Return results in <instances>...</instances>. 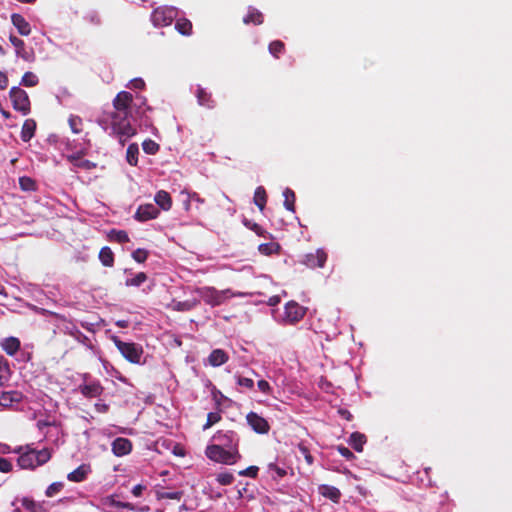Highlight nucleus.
<instances>
[{"label":"nucleus","mask_w":512,"mask_h":512,"mask_svg":"<svg viewBox=\"0 0 512 512\" xmlns=\"http://www.w3.org/2000/svg\"><path fill=\"white\" fill-rule=\"evenodd\" d=\"M366 441V436L360 432H353L349 438V444L357 452L363 451V445L366 443Z\"/></svg>","instance_id":"nucleus-28"},{"label":"nucleus","mask_w":512,"mask_h":512,"mask_svg":"<svg viewBox=\"0 0 512 512\" xmlns=\"http://www.w3.org/2000/svg\"><path fill=\"white\" fill-rule=\"evenodd\" d=\"M112 341L127 361L133 364L140 363L143 355V348L141 345L133 342H124L117 336H112Z\"/></svg>","instance_id":"nucleus-5"},{"label":"nucleus","mask_w":512,"mask_h":512,"mask_svg":"<svg viewBox=\"0 0 512 512\" xmlns=\"http://www.w3.org/2000/svg\"><path fill=\"white\" fill-rule=\"evenodd\" d=\"M205 455L209 460L224 465H233L241 459L239 451H229L212 444L206 447Z\"/></svg>","instance_id":"nucleus-2"},{"label":"nucleus","mask_w":512,"mask_h":512,"mask_svg":"<svg viewBox=\"0 0 512 512\" xmlns=\"http://www.w3.org/2000/svg\"><path fill=\"white\" fill-rule=\"evenodd\" d=\"M133 102V96L130 92L121 91L113 99V107L115 109L111 114L124 115L130 114L131 104Z\"/></svg>","instance_id":"nucleus-11"},{"label":"nucleus","mask_w":512,"mask_h":512,"mask_svg":"<svg viewBox=\"0 0 512 512\" xmlns=\"http://www.w3.org/2000/svg\"><path fill=\"white\" fill-rule=\"evenodd\" d=\"M66 333L72 336L79 343L85 345L86 347L92 346L89 337L82 333L75 325H71V327H66Z\"/></svg>","instance_id":"nucleus-25"},{"label":"nucleus","mask_w":512,"mask_h":512,"mask_svg":"<svg viewBox=\"0 0 512 512\" xmlns=\"http://www.w3.org/2000/svg\"><path fill=\"white\" fill-rule=\"evenodd\" d=\"M199 301L197 299H188L185 301L174 302L173 309L180 312L190 311L198 306Z\"/></svg>","instance_id":"nucleus-34"},{"label":"nucleus","mask_w":512,"mask_h":512,"mask_svg":"<svg viewBox=\"0 0 512 512\" xmlns=\"http://www.w3.org/2000/svg\"><path fill=\"white\" fill-rule=\"evenodd\" d=\"M257 386H258L259 390L263 393L268 394L271 391V386L266 380H259L257 382Z\"/></svg>","instance_id":"nucleus-59"},{"label":"nucleus","mask_w":512,"mask_h":512,"mask_svg":"<svg viewBox=\"0 0 512 512\" xmlns=\"http://www.w3.org/2000/svg\"><path fill=\"white\" fill-rule=\"evenodd\" d=\"M233 481H234V476L232 473L224 472V473H219L217 475V482L220 485H230Z\"/></svg>","instance_id":"nucleus-50"},{"label":"nucleus","mask_w":512,"mask_h":512,"mask_svg":"<svg viewBox=\"0 0 512 512\" xmlns=\"http://www.w3.org/2000/svg\"><path fill=\"white\" fill-rule=\"evenodd\" d=\"M156 204L163 210L168 211L172 206V198L170 194L164 190H160L155 195Z\"/></svg>","instance_id":"nucleus-26"},{"label":"nucleus","mask_w":512,"mask_h":512,"mask_svg":"<svg viewBox=\"0 0 512 512\" xmlns=\"http://www.w3.org/2000/svg\"><path fill=\"white\" fill-rule=\"evenodd\" d=\"M237 384L239 386L245 387L247 389H252L254 387V381L251 378L236 376Z\"/></svg>","instance_id":"nucleus-53"},{"label":"nucleus","mask_w":512,"mask_h":512,"mask_svg":"<svg viewBox=\"0 0 512 512\" xmlns=\"http://www.w3.org/2000/svg\"><path fill=\"white\" fill-rule=\"evenodd\" d=\"M327 257V253L323 249H317L314 253L306 254L302 263L311 269L323 268Z\"/></svg>","instance_id":"nucleus-13"},{"label":"nucleus","mask_w":512,"mask_h":512,"mask_svg":"<svg viewBox=\"0 0 512 512\" xmlns=\"http://www.w3.org/2000/svg\"><path fill=\"white\" fill-rule=\"evenodd\" d=\"M88 378H89V374H85L84 375V383H82L78 386L79 392L85 398H88V399L100 397L104 392V387L101 385L100 381H98V380L87 381Z\"/></svg>","instance_id":"nucleus-10"},{"label":"nucleus","mask_w":512,"mask_h":512,"mask_svg":"<svg viewBox=\"0 0 512 512\" xmlns=\"http://www.w3.org/2000/svg\"><path fill=\"white\" fill-rule=\"evenodd\" d=\"M107 503L111 506V507H114V508H118V509H128V510H131V511H135L136 510V506L130 502H122V501H118L116 500V496L115 495H111L107 498Z\"/></svg>","instance_id":"nucleus-37"},{"label":"nucleus","mask_w":512,"mask_h":512,"mask_svg":"<svg viewBox=\"0 0 512 512\" xmlns=\"http://www.w3.org/2000/svg\"><path fill=\"white\" fill-rule=\"evenodd\" d=\"M9 40L11 44L15 47L16 55L22 58L25 61H31L32 56L26 51L25 43L22 39L18 38L15 35H10Z\"/></svg>","instance_id":"nucleus-20"},{"label":"nucleus","mask_w":512,"mask_h":512,"mask_svg":"<svg viewBox=\"0 0 512 512\" xmlns=\"http://www.w3.org/2000/svg\"><path fill=\"white\" fill-rule=\"evenodd\" d=\"M221 419L222 417L218 412L208 413L206 423L203 425V430L211 428L214 424L220 422Z\"/></svg>","instance_id":"nucleus-46"},{"label":"nucleus","mask_w":512,"mask_h":512,"mask_svg":"<svg viewBox=\"0 0 512 512\" xmlns=\"http://www.w3.org/2000/svg\"><path fill=\"white\" fill-rule=\"evenodd\" d=\"M146 490V486L143 485V484H137L135 485L133 488H132V494L135 496V497H140L142 496L143 494V491Z\"/></svg>","instance_id":"nucleus-60"},{"label":"nucleus","mask_w":512,"mask_h":512,"mask_svg":"<svg viewBox=\"0 0 512 512\" xmlns=\"http://www.w3.org/2000/svg\"><path fill=\"white\" fill-rule=\"evenodd\" d=\"M95 407L99 412H106L108 410L107 404H96Z\"/></svg>","instance_id":"nucleus-64"},{"label":"nucleus","mask_w":512,"mask_h":512,"mask_svg":"<svg viewBox=\"0 0 512 512\" xmlns=\"http://www.w3.org/2000/svg\"><path fill=\"white\" fill-rule=\"evenodd\" d=\"M253 201L260 211L264 210L267 203V194L263 186H258L255 189Z\"/></svg>","instance_id":"nucleus-29"},{"label":"nucleus","mask_w":512,"mask_h":512,"mask_svg":"<svg viewBox=\"0 0 512 512\" xmlns=\"http://www.w3.org/2000/svg\"><path fill=\"white\" fill-rule=\"evenodd\" d=\"M339 414L346 420L350 421L352 419V414L346 409H340Z\"/></svg>","instance_id":"nucleus-63"},{"label":"nucleus","mask_w":512,"mask_h":512,"mask_svg":"<svg viewBox=\"0 0 512 512\" xmlns=\"http://www.w3.org/2000/svg\"><path fill=\"white\" fill-rule=\"evenodd\" d=\"M148 251L142 248H138L132 253V258L138 263H144L148 258Z\"/></svg>","instance_id":"nucleus-49"},{"label":"nucleus","mask_w":512,"mask_h":512,"mask_svg":"<svg viewBox=\"0 0 512 512\" xmlns=\"http://www.w3.org/2000/svg\"><path fill=\"white\" fill-rule=\"evenodd\" d=\"M21 504L28 512H47L42 503L36 502L34 499L29 497H23L21 499Z\"/></svg>","instance_id":"nucleus-27"},{"label":"nucleus","mask_w":512,"mask_h":512,"mask_svg":"<svg viewBox=\"0 0 512 512\" xmlns=\"http://www.w3.org/2000/svg\"><path fill=\"white\" fill-rule=\"evenodd\" d=\"M248 425L258 434H267L270 431L268 421L256 412H249L246 416Z\"/></svg>","instance_id":"nucleus-12"},{"label":"nucleus","mask_w":512,"mask_h":512,"mask_svg":"<svg viewBox=\"0 0 512 512\" xmlns=\"http://www.w3.org/2000/svg\"><path fill=\"white\" fill-rule=\"evenodd\" d=\"M298 449L300 451V453L303 455V457L305 458L306 462L308 465H312L313 462H314V458L313 456L311 455L309 449L307 446H305L304 444L300 443L298 445Z\"/></svg>","instance_id":"nucleus-51"},{"label":"nucleus","mask_w":512,"mask_h":512,"mask_svg":"<svg viewBox=\"0 0 512 512\" xmlns=\"http://www.w3.org/2000/svg\"><path fill=\"white\" fill-rule=\"evenodd\" d=\"M8 87V77L7 75L0 71V90H5Z\"/></svg>","instance_id":"nucleus-62"},{"label":"nucleus","mask_w":512,"mask_h":512,"mask_svg":"<svg viewBox=\"0 0 512 512\" xmlns=\"http://www.w3.org/2000/svg\"><path fill=\"white\" fill-rule=\"evenodd\" d=\"M0 374L8 375L10 374V368L7 360L0 355Z\"/></svg>","instance_id":"nucleus-57"},{"label":"nucleus","mask_w":512,"mask_h":512,"mask_svg":"<svg viewBox=\"0 0 512 512\" xmlns=\"http://www.w3.org/2000/svg\"><path fill=\"white\" fill-rule=\"evenodd\" d=\"M1 347L9 356H14L20 349V340L16 337L5 338Z\"/></svg>","instance_id":"nucleus-23"},{"label":"nucleus","mask_w":512,"mask_h":512,"mask_svg":"<svg viewBox=\"0 0 512 512\" xmlns=\"http://www.w3.org/2000/svg\"><path fill=\"white\" fill-rule=\"evenodd\" d=\"M63 487H64V484L62 482H54L47 487V489L45 491V495L47 497H53L57 493H59L63 489Z\"/></svg>","instance_id":"nucleus-48"},{"label":"nucleus","mask_w":512,"mask_h":512,"mask_svg":"<svg viewBox=\"0 0 512 512\" xmlns=\"http://www.w3.org/2000/svg\"><path fill=\"white\" fill-rule=\"evenodd\" d=\"M268 49L275 58H279L285 50V44L280 40H274L269 44Z\"/></svg>","instance_id":"nucleus-42"},{"label":"nucleus","mask_w":512,"mask_h":512,"mask_svg":"<svg viewBox=\"0 0 512 512\" xmlns=\"http://www.w3.org/2000/svg\"><path fill=\"white\" fill-rule=\"evenodd\" d=\"M195 95L197 98V102L200 106L205 107L207 109L215 108L216 101L213 99L212 94L208 92L205 88L197 86Z\"/></svg>","instance_id":"nucleus-17"},{"label":"nucleus","mask_w":512,"mask_h":512,"mask_svg":"<svg viewBox=\"0 0 512 512\" xmlns=\"http://www.w3.org/2000/svg\"><path fill=\"white\" fill-rule=\"evenodd\" d=\"M69 126L73 133L78 134L82 131L83 122L77 115H71L68 119Z\"/></svg>","instance_id":"nucleus-45"},{"label":"nucleus","mask_w":512,"mask_h":512,"mask_svg":"<svg viewBox=\"0 0 512 512\" xmlns=\"http://www.w3.org/2000/svg\"><path fill=\"white\" fill-rule=\"evenodd\" d=\"M38 77L33 72H25L21 79V84L26 87H34L38 84Z\"/></svg>","instance_id":"nucleus-44"},{"label":"nucleus","mask_w":512,"mask_h":512,"mask_svg":"<svg viewBox=\"0 0 512 512\" xmlns=\"http://www.w3.org/2000/svg\"><path fill=\"white\" fill-rule=\"evenodd\" d=\"M108 237L111 241H115L120 244L129 242V240H130L127 232L124 230L112 229L108 233Z\"/></svg>","instance_id":"nucleus-38"},{"label":"nucleus","mask_w":512,"mask_h":512,"mask_svg":"<svg viewBox=\"0 0 512 512\" xmlns=\"http://www.w3.org/2000/svg\"><path fill=\"white\" fill-rule=\"evenodd\" d=\"M12 106L16 111L21 112L23 115L30 113L31 104L27 92L20 87H12L9 92Z\"/></svg>","instance_id":"nucleus-7"},{"label":"nucleus","mask_w":512,"mask_h":512,"mask_svg":"<svg viewBox=\"0 0 512 512\" xmlns=\"http://www.w3.org/2000/svg\"><path fill=\"white\" fill-rule=\"evenodd\" d=\"M131 85L134 89H143L145 87V82L141 78H135L131 81Z\"/></svg>","instance_id":"nucleus-61"},{"label":"nucleus","mask_w":512,"mask_h":512,"mask_svg":"<svg viewBox=\"0 0 512 512\" xmlns=\"http://www.w3.org/2000/svg\"><path fill=\"white\" fill-rule=\"evenodd\" d=\"M258 471H259V468L257 466H249L248 468L240 471L239 475L256 478L258 475Z\"/></svg>","instance_id":"nucleus-54"},{"label":"nucleus","mask_w":512,"mask_h":512,"mask_svg":"<svg viewBox=\"0 0 512 512\" xmlns=\"http://www.w3.org/2000/svg\"><path fill=\"white\" fill-rule=\"evenodd\" d=\"M15 453L19 454L17 463L21 469L34 470L39 466L47 463L51 457L52 452L48 448L36 450L31 448L29 445L23 447L20 446L14 450Z\"/></svg>","instance_id":"nucleus-1"},{"label":"nucleus","mask_w":512,"mask_h":512,"mask_svg":"<svg viewBox=\"0 0 512 512\" xmlns=\"http://www.w3.org/2000/svg\"><path fill=\"white\" fill-rule=\"evenodd\" d=\"M184 492L183 491H173V492H167V491H157L156 492V498L158 500L162 499H171V500H181L183 497Z\"/></svg>","instance_id":"nucleus-41"},{"label":"nucleus","mask_w":512,"mask_h":512,"mask_svg":"<svg viewBox=\"0 0 512 512\" xmlns=\"http://www.w3.org/2000/svg\"><path fill=\"white\" fill-rule=\"evenodd\" d=\"M212 440L216 443L215 446H220V448L229 450V451H239V441L240 438L235 431L228 430H218L212 437Z\"/></svg>","instance_id":"nucleus-6"},{"label":"nucleus","mask_w":512,"mask_h":512,"mask_svg":"<svg viewBox=\"0 0 512 512\" xmlns=\"http://www.w3.org/2000/svg\"><path fill=\"white\" fill-rule=\"evenodd\" d=\"M142 148L147 154H155L159 150V144L151 139H147L142 143Z\"/></svg>","instance_id":"nucleus-47"},{"label":"nucleus","mask_w":512,"mask_h":512,"mask_svg":"<svg viewBox=\"0 0 512 512\" xmlns=\"http://www.w3.org/2000/svg\"><path fill=\"white\" fill-rule=\"evenodd\" d=\"M245 24L260 25L263 23V15L255 8H250L248 14L243 18Z\"/></svg>","instance_id":"nucleus-30"},{"label":"nucleus","mask_w":512,"mask_h":512,"mask_svg":"<svg viewBox=\"0 0 512 512\" xmlns=\"http://www.w3.org/2000/svg\"><path fill=\"white\" fill-rule=\"evenodd\" d=\"M178 11L174 7H158L151 15V20L155 26H168L177 17Z\"/></svg>","instance_id":"nucleus-8"},{"label":"nucleus","mask_w":512,"mask_h":512,"mask_svg":"<svg viewBox=\"0 0 512 512\" xmlns=\"http://www.w3.org/2000/svg\"><path fill=\"white\" fill-rule=\"evenodd\" d=\"M130 114L114 115L111 114V129L112 133L116 135L120 142L123 144L124 141L136 134L135 128L132 127L130 120Z\"/></svg>","instance_id":"nucleus-4"},{"label":"nucleus","mask_w":512,"mask_h":512,"mask_svg":"<svg viewBox=\"0 0 512 512\" xmlns=\"http://www.w3.org/2000/svg\"><path fill=\"white\" fill-rule=\"evenodd\" d=\"M258 250L261 254L270 256L273 254H279L281 246L277 242L262 243L259 245Z\"/></svg>","instance_id":"nucleus-31"},{"label":"nucleus","mask_w":512,"mask_h":512,"mask_svg":"<svg viewBox=\"0 0 512 512\" xmlns=\"http://www.w3.org/2000/svg\"><path fill=\"white\" fill-rule=\"evenodd\" d=\"M84 155H86V150L82 149L74 154L68 155L67 160L75 167L84 170H92L96 168V163L87 159H82Z\"/></svg>","instance_id":"nucleus-15"},{"label":"nucleus","mask_w":512,"mask_h":512,"mask_svg":"<svg viewBox=\"0 0 512 512\" xmlns=\"http://www.w3.org/2000/svg\"><path fill=\"white\" fill-rule=\"evenodd\" d=\"M99 259L105 267H112L114 265V253L107 246L101 248Z\"/></svg>","instance_id":"nucleus-32"},{"label":"nucleus","mask_w":512,"mask_h":512,"mask_svg":"<svg viewBox=\"0 0 512 512\" xmlns=\"http://www.w3.org/2000/svg\"><path fill=\"white\" fill-rule=\"evenodd\" d=\"M36 130V122L33 119H26L21 129V139L28 142L32 139Z\"/></svg>","instance_id":"nucleus-24"},{"label":"nucleus","mask_w":512,"mask_h":512,"mask_svg":"<svg viewBox=\"0 0 512 512\" xmlns=\"http://www.w3.org/2000/svg\"><path fill=\"white\" fill-rule=\"evenodd\" d=\"M11 22L21 36H28L31 33L29 22L21 15L14 13L11 15Z\"/></svg>","instance_id":"nucleus-18"},{"label":"nucleus","mask_w":512,"mask_h":512,"mask_svg":"<svg viewBox=\"0 0 512 512\" xmlns=\"http://www.w3.org/2000/svg\"><path fill=\"white\" fill-rule=\"evenodd\" d=\"M112 452L117 457L128 455L132 451V442L123 437H118L112 442Z\"/></svg>","instance_id":"nucleus-16"},{"label":"nucleus","mask_w":512,"mask_h":512,"mask_svg":"<svg viewBox=\"0 0 512 512\" xmlns=\"http://www.w3.org/2000/svg\"><path fill=\"white\" fill-rule=\"evenodd\" d=\"M337 451L342 457H344L347 460H352L355 458V455L347 447L343 445H339L337 447Z\"/></svg>","instance_id":"nucleus-56"},{"label":"nucleus","mask_w":512,"mask_h":512,"mask_svg":"<svg viewBox=\"0 0 512 512\" xmlns=\"http://www.w3.org/2000/svg\"><path fill=\"white\" fill-rule=\"evenodd\" d=\"M229 360V355L223 349H214L208 356V363L212 367H219Z\"/></svg>","instance_id":"nucleus-21"},{"label":"nucleus","mask_w":512,"mask_h":512,"mask_svg":"<svg viewBox=\"0 0 512 512\" xmlns=\"http://www.w3.org/2000/svg\"><path fill=\"white\" fill-rule=\"evenodd\" d=\"M318 492L325 498L330 499L334 503H338L341 498V492L337 487L322 484L318 487Z\"/></svg>","instance_id":"nucleus-22"},{"label":"nucleus","mask_w":512,"mask_h":512,"mask_svg":"<svg viewBox=\"0 0 512 512\" xmlns=\"http://www.w3.org/2000/svg\"><path fill=\"white\" fill-rule=\"evenodd\" d=\"M307 309L295 301H290L285 305L283 321L285 324L294 325L302 320Z\"/></svg>","instance_id":"nucleus-9"},{"label":"nucleus","mask_w":512,"mask_h":512,"mask_svg":"<svg viewBox=\"0 0 512 512\" xmlns=\"http://www.w3.org/2000/svg\"><path fill=\"white\" fill-rule=\"evenodd\" d=\"M139 147L136 143L128 146L126 151V160L131 166H136L138 163Z\"/></svg>","instance_id":"nucleus-36"},{"label":"nucleus","mask_w":512,"mask_h":512,"mask_svg":"<svg viewBox=\"0 0 512 512\" xmlns=\"http://www.w3.org/2000/svg\"><path fill=\"white\" fill-rule=\"evenodd\" d=\"M147 280V275L144 272L137 273L133 278H128L125 281L126 286L139 287Z\"/></svg>","instance_id":"nucleus-43"},{"label":"nucleus","mask_w":512,"mask_h":512,"mask_svg":"<svg viewBox=\"0 0 512 512\" xmlns=\"http://www.w3.org/2000/svg\"><path fill=\"white\" fill-rule=\"evenodd\" d=\"M90 472L91 467L89 464H81L75 470L68 473L67 479L71 482L79 483L84 481Z\"/></svg>","instance_id":"nucleus-19"},{"label":"nucleus","mask_w":512,"mask_h":512,"mask_svg":"<svg viewBox=\"0 0 512 512\" xmlns=\"http://www.w3.org/2000/svg\"><path fill=\"white\" fill-rule=\"evenodd\" d=\"M160 211L152 203L140 205L135 213V219L140 222H145L158 217Z\"/></svg>","instance_id":"nucleus-14"},{"label":"nucleus","mask_w":512,"mask_h":512,"mask_svg":"<svg viewBox=\"0 0 512 512\" xmlns=\"http://www.w3.org/2000/svg\"><path fill=\"white\" fill-rule=\"evenodd\" d=\"M283 196H284V207L288 211L295 212V201H296L295 192L290 188H286L283 191Z\"/></svg>","instance_id":"nucleus-35"},{"label":"nucleus","mask_w":512,"mask_h":512,"mask_svg":"<svg viewBox=\"0 0 512 512\" xmlns=\"http://www.w3.org/2000/svg\"><path fill=\"white\" fill-rule=\"evenodd\" d=\"M201 299L212 307L222 305L229 298L236 296L230 289L217 290L214 287H202L196 290Z\"/></svg>","instance_id":"nucleus-3"},{"label":"nucleus","mask_w":512,"mask_h":512,"mask_svg":"<svg viewBox=\"0 0 512 512\" xmlns=\"http://www.w3.org/2000/svg\"><path fill=\"white\" fill-rule=\"evenodd\" d=\"M19 186L23 191H35L37 189L35 180L28 176L19 178Z\"/></svg>","instance_id":"nucleus-40"},{"label":"nucleus","mask_w":512,"mask_h":512,"mask_svg":"<svg viewBox=\"0 0 512 512\" xmlns=\"http://www.w3.org/2000/svg\"><path fill=\"white\" fill-rule=\"evenodd\" d=\"M244 224L250 230L254 231L257 235L265 237L266 230L261 225H259L257 223H251L249 221H245Z\"/></svg>","instance_id":"nucleus-52"},{"label":"nucleus","mask_w":512,"mask_h":512,"mask_svg":"<svg viewBox=\"0 0 512 512\" xmlns=\"http://www.w3.org/2000/svg\"><path fill=\"white\" fill-rule=\"evenodd\" d=\"M85 19H86L89 23H91V24H93V25H96V26H98V25H100V24H101V18H100V16H99L97 13H91V14L87 15V16L85 17Z\"/></svg>","instance_id":"nucleus-58"},{"label":"nucleus","mask_w":512,"mask_h":512,"mask_svg":"<svg viewBox=\"0 0 512 512\" xmlns=\"http://www.w3.org/2000/svg\"><path fill=\"white\" fill-rule=\"evenodd\" d=\"M18 393L15 391L10 392H2L0 394V406L8 407L12 404L14 401H18Z\"/></svg>","instance_id":"nucleus-39"},{"label":"nucleus","mask_w":512,"mask_h":512,"mask_svg":"<svg viewBox=\"0 0 512 512\" xmlns=\"http://www.w3.org/2000/svg\"><path fill=\"white\" fill-rule=\"evenodd\" d=\"M12 462L6 458L0 457V472L9 473L12 471Z\"/></svg>","instance_id":"nucleus-55"},{"label":"nucleus","mask_w":512,"mask_h":512,"mask_svg":"<svg viewBox=\"0 0 512 512\" xmlns=\"http://www.w3.org/2000/svg\"><path fill=\"white\" fill-rule=\"evenodd\" d=\"M175 28L180 34L184 36H189L192 33V23L186 18L177 19Z\"/></svg>","instance_id":"nucleus-33"}]
</instances>
